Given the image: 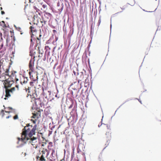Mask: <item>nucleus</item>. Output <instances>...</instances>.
<instances>
[{"label": "nucleus", "mask_w": 161, "mask_h": 161, "mask_svg": "<svg viewBox=\"0 0 161 161\" xmlns=\"http://www.w3.org/2000/svg\"><path fill=\"white\" fill-rule=\"evenodd\" d=\"M7 110L5 111V112L6 113H8V114H9L10 113L12 112L11 110L13 109L11 108L8 107L7 108Z\"/></svg>", "instance_id": "12"}, {"label": "nucleus", "mask_w": 161, "mask_h": 161, "mask_svg": "<svg viewBox=\"0 0 161 161\" xmlns=\"http://www.w3.org/2000/svg\"><path fill=\"white\" fill-rule=\"evenodd\" d=\"M142 104V103L141 102V101H140V100H138Z\"/></svg>", "instance_id": "33"}, {"label": "nucleus", "mask_w": 161, "mask_h": 161, "mask_svg": "<svg viewBox=\"0 0 161 161\" xmlns=\"http://www.w3.org/2000/svg\"><path fill=\"white\" fill-rule=\"evenodd\" d=\"M16 73V72L13 71L9 72V69H6L4 74L5 75L8 76L9 77V78L8 79L11 78V80H15L17 82L19 80V79L16 77V75L15 74Z\"/></svg>", "instance_id": "4"}, {"label": "nucleus", "mask_w": 161, "mask_h": 161, "mask_svg": "<svg viewBox=\"0 0 161 161\" xmlns=\"http://www.w3.org/2000/svg\"><path fill=\"white\" fill-rule=\"evenodd\" d=\"M34 2V0H29V3H33Z\"/></svg>", "instance_id": "24"}, {"label": "nucleus", "mask_w": 161, "mask_h": 161, "mask_svg": "<svg viewBox=\"0 0 161 161\" xmlns=\"http://www.w3.org/2000/svg\"><path fill=\"white\" fill-rule=\"evenodd\" d=\"M11 117V116L9 115H8V116H6V119H8L10 117Z\"/></svg>", "instance_id": "25"}, {"label": "nucleus", "mask_w": 161, "mask_h": 161, "mask_svg": "<svg viewBox=\"0 0 161 161\" xmlns=\"http://www.w3.org/2000/svg\"><path fill=\"white\" fill-rule=\"evenodd\" d=\"M1 71H0V74L1 73Z\"/></svg>", "instance_id": "41"}, {"label": "nucleus", "mask_w": 161, "mask_h": 161, "mask_svg": "<svg viewBox=\"0 0 161 161\" xmlns=\"http://www.w3.org/2000/svg\"><path fill=\"white\" fill-rule=\"evenodd\" d=\"M14 80H11V78L6 79L3 83V84L5 89H8L14 83Z\"/></svg>", "instance_id": "5"}, {"label": "nucleus", "mask_w": 161, "mask_h": 161, "mask_svg": "<svg viewBox=\"0 0 161 161\" xmlns=\"http://www.w3.org/2000/svg\"><path fill=\"white\" fill-rule=\"evenodd\" d=\"M5 14V13H4V11H1V14Z\"/></svg>", "instance_id": "26"}, {"label": "nucleus", "mask_w": 161, "mask_h": 161, "mask_svg": "<svg viewBox=\"0 0 161 161\" xmlns=\"http://www.w3.org/2000/svg\"><path fill=\"white\" fill-rule=\"evenodd\" d=\"M72 107V104H71L69 107V108H71Z\"/></svg>", "instance_id": "29"}, {"label": "nucleus", "mask_w": 161, "mask_h": 161, "mask_svg": "<svg viewBox=\"0 0 161 161\" xmlns=\"http://www.w3.org/2000/svg\"><path fill=\"white\" fill-rule=\"evenodd\" d=\"M1 114L2 115V116H4V115H5V114L4 113V111L3 110H2L1 111Z\"/></svg>", "instance_id": "19"}, {"label": "nucleus", "mask_w": 161, "mask_h": 161, "mask_svg": "<svg viewBox=\"0 0 161 161\" xmlns=\"http://www.w3.org/2000/svg\"><path fill=\"white\" fill-rule=\"evenodd\" d=\"M100 161H104L103 160V159H100Z\"/></svg>", "instance_id": "32"}, {"label": "nucleus", "mask_w": 161, "mask_h": 161, "mask_svg": "<svg viewBox=\"0 0 161 161\" xmlns=\"http://www.w3.org/2000/svg\"><path fill=\"white\" fill-rule=\"evenodd\" d=\"M35 57L34 56V58L31 59L30 60L29 63V67L30 70H31L32 72H33L34 70L33 66L34 65V58Z\"/></svg>", "instance_id": "9"}, {"label": "nucleus", "mask_w": 161, "mask_h": 161, "mask_svg": "<svg viewBox=\"0 0 161 161\" xmlns=\"http://www.w3.org/2000/svg\"><path fill=\"white\" fill-rule=\"evenodd\" d=\"M30 31L31 33H32V35H34V34L36 33L37 31V29L36 28V25H33L32 26H31L30 28Z\"/></svg>", "instance_id": "10"}, {"label": "nucleus", "mask_w": 161, "mask_h": 161, "mask_svg": "<svg viewBox=\"0 0 161 161\" xmlns=\"http://www.w3.org/2000/svg\"><path fill=\"white\" fill-rule=\"evenodd\" d=\"M35 53V52H34V53H33V54H34V55H35V54H34Z\"/></svg>", "instance_id": "40"}, {"label": "nucleus", "mask_w": 161, "mask_h": 161, "mask_svg": "<svg viewBox=\"0 0 161 161\" xmlns=\"http://www.w3.org/2000/svg\"><path fill=\"white\" fill-rule=\"evenodd\" d=\"M28 79L27 77H26L24 76V84H26L28 81Z\"/></svg>", "instance_id": "16"}, {"label": "nucleus", "mask_w": 161, "mask_h": 161, "mask_svg": "<svg viewBox=\"0 0 161 161\" xmlns=\"http://www.w3.org/2000/svg\"><path fill=\"white\" fill-rule=\"evenodd\" d=\"M99 127L102 126L103 129H107V130H106V133H105V136L107 138V142L108 143L107 146L109 143V141L111 140V130L110 126L108 124H101L100 125H98Z\"/></svg>", "instance_id": "2"}, {"label": "nucleus", "mask_w": 161, "mask_h": 161, "mask_svg": "<svg viewBox=\"0 0 161 161\" xmlns=\"http://www.w3.org/2000/svg\"><path fill=\"white\" fill-rule=\"evenodd\" d=\"M36 127V125H35L33 127L32 126L28 124V125L25 127V128L23 129L21 136V137L18 138V140L21 141L24 143H26L27 141H29L28 142L34 146V147L36 148L37 146V138L34 137L31 138H30L35 134Z\"/></svg>", "instance_id": "1"}, {"label": "nucleus", "mask_w": 161, "mask_h": 161, "mask_svg": "<svg viewBox=\"0 0 161 161\" xmlns=\"http://www.w3.org/2000/svg\"><path fill=\"white\" fill-rule=\"evenodd\" d=\"M15 90V88L13 87L10 89H6L5 90V97L4 98V99L6 100L8 98H9L11 96V93H12Z\"/></svg>", "instance_id": "8"}, {"label": "nucleus", "mask_w": 161, "mask_h": 161, "mask_svg": "<svg viewBox=\"0 0 161 161\" xmlns=\"http://www.w3.org/2000/svg\"><path fill=\"white\" fill-rule=\"evenodd\" d=\"M57 96H58V95H57V94L56 95H55V97H58H58Z\"/></svg>", "instance_id": "34"}, {"label": "nucleus", "mask_w": 161, "mask_h": 161, "mask_svg": "<svg viewBox=\"0 0 161 161\" xmlns=\"http://www.w3.org/2000/svg\"><path fill=\"white\" fill-rule=\"evenodd\" d=\"M48 20V18H47V19H46L44 17H42V19H40L39 22L38 21L36 24V25H38L39 27H42L46 25Z\"/></svg>", "instance_id": "6"}, {"label": "nucleus", "mask_w": 161, "mask_h": 161, "mask_svg": "<svg viewBox=\"0 0 161 161\" xmlns=\"http://www.w3.org/2000/svg\"><path fill=\"white\" fill-rule=\"evenodd\" d=\"M18 115H16L15 116H14L13 117V119L14 120L17 119H18Z\"/></svg>", "instance_id": "20"}, {"label": "nucleus", "mask_w": 161, "mask_h": 161, "mask_svg": "<svg viewBox=\"0 0 161 161\" xmlns=\"http://www.w3.org/2000/svg\"><path fill=\"white\" fill-rule=\"evenodd\" d=\"M41 35H40L39 37H37V39L38 40V41H37L36 42L37 44H38L40 43V40L41 39Z\"/></svg>", "instance_id": "15"}, {"label": "nucleus", "mask_w": 161, "mask_h": 161, "mask_svg": "<svg viewBox=\"0 0 161 161\" xmlns=\"http://www.w3.org/2000/svg\"><path fill=\"white\" fill-rule=\"evenodd\" d=\"M3 46V44H2L1 45V47H2Z\"/></svg>", "instance_id": "36"}, {"label": "nucleus", "mask_w": 161, "mask_h": 161, "mask_svg": "<svg viewBox=\"0 0 161 161\" xmlns=\"http://www.w3.org/2000/svg\"><path fill=\"white\" fill-rule=\"evenodd\" d=\"M49 144H52V142H50L49 143Z\"/></svg>", "instance_id": "38"}, {"label": "nucleus", "mask_w": 161, "mask_h": 161, "mask_svg": "<svg viewBox=\"0 0 161 161\" xmlns=\"http://www.w3.org/2000/svg\"><path fill=\"white\" fill-rule=\"evenodd\" d=\"M40 98H39V99H36V101H40Z\"/></svg>", "instance_id": "28"}, {"label": "nucleus", "mask_w": 161, "mask_h": 161, "mask_svg": "<svg viewBox=\"0 0 161 161\" xmlns=\"http://www.w3.org/2000/svg\"><path fill=\"white\" fill-rule=\"evenodd\" d=\"M0 25L2 26L3 28L6 27V24L3 21H2L1 22H0Z\"/></svg>", "instance_id": "11"}, {"label": "nucleus", "mask_w": 161, "mask_h": 161, "mask_svg": "<svg viewBox=\"0 0 161 161\" xmlns=\"http://www.w3.org/2000/svg\"><path fill=\"white\" fill-rule=\"evenodd\" d=\"M42 90H43V95H44V89H43V88H42Z\"/></svg>", "instance_id": "30"}, {"label": "nucleus", "mask_w": 161, "mask_h": 161, "mask_svg": "<svg viewBox=\"0 0 161 161\" xmlns=\"http://www.w3.org/2000/svg\"><path fill=\"white\" fill-rule=\"evenodd\" d=\"M24 76H22V77H21L20 79V83L23 85L24 84Z\"/></svg>", "instance_id": "14"}, {"label": "nucleus", "mask_w": 161, "mask_h": 161, "mask_svg": "<svg viewBox=\"0 0 161 161\" xmlns=\"http://www.w3.org/2000/svg\"><path fill=\"white\" fill-rule=\"evenodd\" d=\"M43 8H45L46 7V6L45 5H43V6H42Z\"/></svg>", "instance_id": "31"}, {"label": "nucleus", "mask_w": 161, "mask_h": 161, "mask_svg": "<svg viewBox=\"0 0 161 161\" xmlns=\"http://www.w3.org/2000/svg\"><path fill=\"white\" fill-rule=\"evenodd\" d=\"M45 49H46V50H47L48 49H49L50 50V48L48 46H45Z\"/></svg>", "instance_id": "23"}, {"label": "nucleus", "mask_w": 161, "mask_h": 161, "mask_svg": "<svg viewBox=\"0 0 161 161\" xmlns=\"http://www.w3.org/2000/svg\"><path fill=\"white\" fill-rule=\"evenodd\" d=\"M46 101H43L42 102H40V104L41 105V107H44L45 104H46Z\"/></svg>", "instance_id": "13"}, {"label": "nucleus", "mask_w": 161, "mask_h": 161, "mask_svg": "<svg viewBox=\"0 0 161 161\" xmlns=\"http://www.w3.org/2000/svg\"><path fill=\"white\" fill-rule=\"evenodd\" d=\"M52 151V153L51 154V155L52 156L54 157L53 156V154H55V150L54 149H51Z\"/></svg>", "instance_id": "18"}, {"label": "nucleus", "mask_w": 161, "mask_h": 161, "mask_svg": "<svg viewBox=\"0 0 161 161\" xmlns=\"http://www.w3.org/2000/svg\"><path fill=\"white\" fill-rule=\"evenodd\" d=\"M32 114L33 116L32 117V118L35 119V120H33L32 119L31 120L33 121L34 123H35L36 120L41 117V110H37L36 113Z\"/></svg>", "instance_id": "7"}, {"label": "nucleus", "mask_w": 161, "mask_h": 161, "mask_svg": "<svg viewBox=\"0 0 161 161\" xmlns=\"http://www.w3.org/2000/svg\"><path fill=\"white\" fill-rule=\"evenodd\" d=\"M33 83H34V82H33L31 81V82H30V85L31 87L33 86H34Z\"/></svg>", "instance_id": "21"}, {"label": "nucleus", "mask_w": 161, "mask_h": 161, "mask_svg": "<svg viewBox=\"0 0 161 161\" xmlns=\"http://www.w3.org/2000/svg\"><path fill=\"white\" fill-rule=\"evenodd\" d=\"M29 74H30V72H29Z\"/></svg>", "instance_id": "42"}, {"label": "nucleus", "mask_w": 161, "mask_h": 161, "mask_svg": "<svg viewBox=\"0 0 161 161\" xmlns=\"http://www.w3.org/2000/svg\"><path fill=\"white\" fill-rule=\"evenodd\" d=\"M53 33H55L56 32V31L55 30H53Z\"/></svg>", "instance_id": "27"}, {"label": "nucleus", "mask_w": 161, "mask_h": 161, "mask_svg": "<svg viewBox=\"0 0 161 161\" xmlns=\"http://www.w3.org/2000/svg\"><path fill=\"white\" fill-rule=\"evenodd\" d=\"M16 87L18 88V85H16Z\"/></svg>", "instance_id": "37"}, {"label": "nucleus", "mask_w": 161, "mask_h": 161, "mask_svg": "<svg viewBox=\"0 0 161 161\" xmlns=\"http://www.w3.org/2000/svg\"><path fill=\"white\" fill-rule=\"evenodd\" d=\"M31 42H32V39H31Z\"/></svg>", "instance_id": "35"}, {"label": "nucleus", "mask_w": 161, "mask_h": 161, "mask_svg": "<svg viewBox=\"0 0 161 161\" xmlns=\"http://www.w3.org/2000/svg\"><path fill=\"white\" fill-rule=\"evenodd\" d=\"M17 30L21 32L20 34H22L23 33V31H22V29L21 28L19 27H18L17 28Z\"/></svg>", "instance_id": "17"}, {"label": "nucleus", "mask_w": 161, "mask_h": 161, "mask_svg": "<svg viewBox=\"0 0 161 161\" xmlns=\"http://www.w3.org/2000/svg\"><path fill=\"white\" fill-rule=\"evenodd\" d=\"M101 18H100L98 20V26L101 23Z\"/></svg>", "instance_id": "22"}, {"label": "nucleus", "mask_w": 161, "mask_h": 161, "mask_svg": "<svg viewBox=\"0 0 161 161\" xmlns=\"http://www.w3.org/2000/svg\"><path fill=\"white\" fill-rule=\"evenodd\" d=\"M72 95H73V92L72 93Z\"/></svg>", "instance_id": "39"}, {"label": "nucleus", "mask_w": 161, "mask_h": 161, "mask_svg": "<svg viewBox=\"0 0 161 161\" xmlns=\"http://www.w3.org/2000/svg\"><path fill=\"white\" fill-rule=\"evenodd\" d=\"M49 154V152L46 149H43L40 152L39 151V153L38 156L37 157V160L38 159L41 161H45L46 158H47Z\"/></svg>", "instance_id": "3"}]
</instances>
